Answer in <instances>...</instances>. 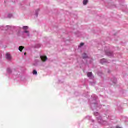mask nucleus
Masks as SVG:
<instances>
[{"mask_svg":"<svg viewBox=\"0 0 128 128\" xmlns=\"http://www.w3.org/2000/svg\"><path fill=\"white\" fill-rule=\"evenodd\" d=\"M80 46H84V43H81L80 44Z\"/></svg>","mask_w":128,"mask_h":128,"instance_id":"4468645a","label":"nucleus"},{"mask_svg":"<svg viewBox=\"0 0 128 128\" xmlns=\"http://www.w3.org/2000/svg\"><path fill=\"white\" fill-rule=\"evenodd\" d=\"M106 56H112V52H110V51H106Z\"/></svg>","mask_w":128,"mask_h":128,"instance_id":"7ed1b4c3","label":"nucleus"},{"mask_svg":"<svg viewBox=\"0 0 128 128\" xmlns=\"http://www.w3.org/2000/svg\"><path fill=\"white\" fill-rule=\"evenodd\" d=\"M33 74H34V76H38V72H36V70H34L33 71Z\"/></svg>","mask_w":128,"mask_h":128,"instance_id":"1a4fd4ad","label":"nucleus"},{"mask_svg":"<svg viewBox=\"0 0 128 128\" xmlns=\"http://www.w3.org/2000/svg\"><path fill=\"white\" fill-rule=\"evenodd\" d=\"M8 18H12V14H9L8 15Z\"/></svg>","mask_w":128,"mask_h":128,"instance_id":"ddd939ff","label":"nucleus"},{"mask_svg":"<svg viewBox=\"0 0 128 128\" xmlns=\"http://www.w3.org/2000/svg\"><path fill=\"white\" fill-rule=\"evenodd\" d=\"M87 76L88 78H90L92 76V72L88 73Z\"/></svg>","mask_w":128,"mask_h":128,"instance_id":"0eeeda50","label":"nucleus"},{"mask_svg":"<svg viewBox=\"0 0 128 128\" xmlns=\"http://www.w3.org/2000/svg\"><path fill=\"white\" fill-rule=\"evenodd\" d=\"M8 72L9 74H12V70L10 68L8 69Z\"/></svg>","mask_w":128,"mask_h":128,"instance_id":"f8f14e48","label":"nucleus"},{"mask_svg":"<svg viewBox=\"0 0 128 128\" xmlns=\"http://www.w3.org/2000/svg\"><path fill=\"white\" fill-rule=\"evenodd\" d=\"M23 30H25L24 32H25V34H28V36H30V34H28V27L25 26L23 27Z\"/></svg>","mask_w":128,"mask_h":128,"instance_id":"f03ea898","label":"nucleus"},{"mask_svg":"<svg viewBox=\"0 0 128 128\" xmlns=\"http://www.w3.org/2000/svg\"><path fill=\"white\" fill-rule=\"evenodd\" d=\"M24 56H26V52H25V53L24 54Z\"/></svg>","mask_w":128,"mask_h":128,"instance_id":"2eb2a0df","label":"nucleus"},{"mask_svg":"<svg viewBox=\"0 0 128 128\" xmlns=\"http://www.w3.org/2000/svg\"><path fill=\"white\" fill-rule=\"evenodd\" d=\"M24 48V47L22 46H20L19 47V50L22 52Z\"/></svg>","mask_w":128,"mask_h":128,"instance_id":"423d86ee","label":"nucleus"},{"mask_svg":"<svg viewBox=\"0 0 128 128\" xmlns=\"http://www.w3.org/2000/svg\"><path fill=\"white\" fill-rule=\"evenodd\" d=\"M106 62V59L101 60V62L102 63V64H104V62Z\"/></svg>","mask_w":128,"mask_h":128,"instance_id":"9b49d317","label":"nucleus"},{"mask_svg":"<svg viewBox=\"0 0 128 128\" xmlns=\"http://www.w3.org/2000/svg\"><path fill=\"white\" fill-rule=\"evenodd\" d=\"M6 58H7V60H12V56H10V54H6Z\"/></svg>","mask_w":128,"mask_h":128,"instance_id":"20e7f679","label":"nucleus"},{"mask_svg":"<svg viewBox=\"0 0 128 128\" xmlns=\"http://www.w3.org/2000/svg\"><path fill=\"white\" fill-rule=\"evenodd\" d=\"M82 56L83 58H88V56L86 54H83Z\"/></svg>","mask_w":128,"mask_h":128,"instance_id":"9d476101","label":"nucleus"},{"mask_svg":"<svg viewBox=\"0 0 128 128\" xmlns=\"http://www.w3.org/2000/svg\"><path fill=\"white\" fill-rule=\"evenodd\" d=\"M40 58L44 62H46L48 60V57L46 56H40Z\"/></svg>","mask_w":128,"mask_h":128,"instance_id":"f257e3e1","label":"nucleus"},{"mask_svg":"<svg viewBox=\"0 0 128 128\" xmlns=\"http://www.w3.org/2000/svg\"><path fill=\"white\" fill-rule=\"evenodd\" d=\"M88 2V0H84L83 1V4L84 6H86Z\"/></svg>","mask_w":128,"mask_h":128,"instance_id":"39448f33","label":"nucleus"},{"mask_svg":"<svg viewBox=\"0 0 128 128\" xmlns=\"http://www.w3.org/2000/svg\"><path fill=\"white\" fill-rule=\"evenodd\" d=\"M38 12H40V10L38 9L36 11V18H38Z\"/></svg>","mask_w":128,"mask_h":128,"instance_id":"6e6552de","label":"nucleus"}]
</instances>
